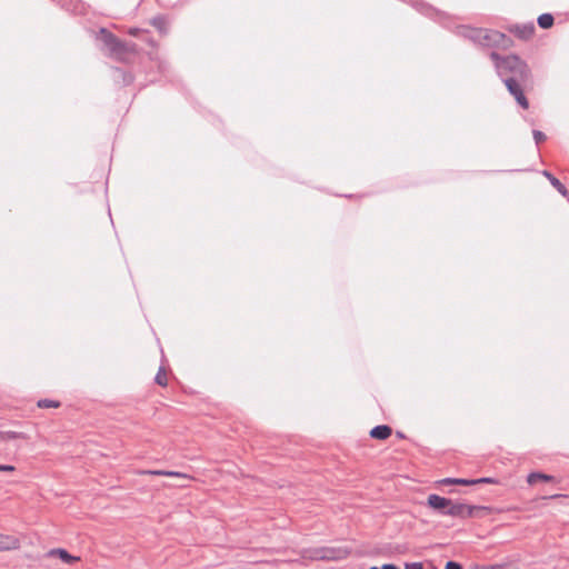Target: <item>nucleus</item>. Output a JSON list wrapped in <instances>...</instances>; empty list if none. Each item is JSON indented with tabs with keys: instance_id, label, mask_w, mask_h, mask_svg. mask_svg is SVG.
<instances>
[{
	"instance_id": "1",
	"label": "nucleus",
	"mask_w": 569,
	"mask_h": 569,
	"mask_svg": "<svg viewBox=\"0 0 569 569\" xmlns=\"http://www.w3.org/2000/svg\"><path fill=\"white\" fill-rule=\"evenodd\" d=\"M497 74L506 83V79L512 78L520 82H531V71L526 61L516 54L500 56L496 51L490 53Z\"/></svg>"
},
{
	"instance_id": "2",
	"label": "nucleus",
	"mask_w": 569,
	"mask_h": 569,
	"mask_svg": "<svg viewBox=\"0 0 569 569\" xmlns=\"http://www.w3.org/2000/svg\"><path fill=\"white\" fill-rule=\"evenodd\" d=\"M472 42L488 48L509 49L512 46V40L505 33L482 28H470L465 34Z\"/></svg>"
},
{
	"instance_id": "3",
	"label": "nucleus",
	"mask_w": 569,
	"mask_h": 569,
	"mask_svg": "<svg viewBox=\"0 0 569 569\" xmlns=\"http://www.w3.org/2000/svg\"><path fill=\"white\" fill-rule=\"evenodd\" d=\"M99 38L108 48L109 54L118 61L124 62L127 61L128 54L137 53L136 43H128L120 40L106 28L99 30Z\"/></svg>"
},
{
	"instance_id": "4",
	"label": "nucleus",
	"mask_w": 569,
	"mask_h": 569,
	"mask_svg": "<svg viewBox=\"0 0 569 569\" xmlns=\"http://www.w3.org/2000/svg\"><path fill=\"white\" fill-rule=\"evenodd\" d=\"M348 555L349 551L343 548H317L305 550L302 557L311 560H339L346 558Z\"/></svg>"
},
{
	"instance_id": "5",
	"label": "nucleus",
	"mask_w": 569,
	"mask_h": 569,
	"mask_svg": "<svg viewBox=\"0 0 569 569\" xmlns=\"http://www.w3.org/2000/svg\"><path fill=\"white\" fill-rule=\"evenodd\" d=\"M532 84L531 82H520L512 78L506 79L505 86L509 93L515 98L517 103L525 110L529 109V101L525 94L526 90Z\"/></svg>"
},
{
	"instance_id": "6",
	"label": "nucleus",
	"mask_w": 569,
	"mask_h": 569,
	"mask_svg": "<svg viewBox=\"0 0 569 569\" xmlns=\"http://www.w3.org/2000/svg\"><path fill=\"white\" fill-rule=\"evenodd\" d=\"M480 510L487 511L488 508L480 506H470L461 502H453L451 500V505L449 506V509L445 511V515L466 519L473 517L476 512Z\"/></svg>"
},
{
	"instance_id": "7",
	"label": "nucleus",
	"mask_w": 569,
	"mask_h": 569,
	"mask_svg": "<svg viewBox=\"0 0 569 569\" xmlns=\"http://www.w3.org/2000/svg\"><path fill=\"white\" fill-rule=\"evenodd\" d=\"M509 32L513 33L521 40L530 39L535 33V24L532 22L525 24H513L508 28Z\"/></svg>"
},
{
	"instance_id": "8",
	"label": "nucleus",
	"mask_w": 569,
	"mask_h": 569,
	"mask_svg": "<svg viewBox=\"0 0 569 569\" xmlns=\"http://www.w3.org/2000/svg\"><path fill=\"white\" fill-rule=\"evenodd\" d=\"M427 503L430 508L437 510L441 515H445V511L449 509V506L451 505V500L438 495H430Z\"/></svg>"
},
{
	"instance_id": "9",
	"label": "nucleus",
	"mask_w": 569,
	"mask_h": 569,
	"mask_svg": "<svg viewBox=\"0 0 569 569\" xmlns=\"http://www.w3.org/2000/svg\"><path fill=\"white\" fill-rule=\"evenodd\" d=\"M20 548V539L12 535L0 533V551L17 550Z\"/></svg>"
},
{
	"instance_id": "10",
	"label": "nucleus",
	"mask_w": 569,
	"mask_h": 569,
	"mask_svg": "<svg viewBox=\"0 0 569 569\" xmlns=\"http://www.w3.org/2000/svg\"><path fill=\"white\" fill-rule=\"evenodd\" d=\"M47 557H59L66 563H73L80 561V557L70 555L66 549L56 548L47 552Z\"/></svg>"
},
{
	"instance_id": "11",
	"label": "nucleus",
	"mask_w": 569,
	"mask_h": 569,
	"mask_svg": "<svg viewBox=\"0 0 569 569\" xmlns=\"http://www.w3.org/2000/svg\"><path fill=\"white\" fill-rule=\"evenodd\" d=\"M141 475H153V476H166V477H173L179 479H186V480H192V477L178 471H167V470H143L139 471Z\"/></svg>"
},
{
	"instance_id": "12",
	"label": "nucleus",
	"mask_w": 569,
	"mask_h": 569,
	"mask_svg": "<svg viewBox=\"0 0 569 569\" xmlns=\"http://www.w3.org/2000/svg\"><path fill=\"white\" fill-rule=\"evenodd\" d=\"M150 23L158 30L161 36H167L169 31V20L166 16L159 14L150 20Z\"/></svg>"
},
{
	"instance_id": "13",
	"label": "nucleus",
	"mask_w": 569,
	"mask_h": 569,
	"mask_svg": "<svg viewBox=\"0 0 569 569\" xmlns=\"http://www.w3.org/2000/svg\"><path fill=\"white\" fill-rule=\"evenodd\" d=\"M392 433L391 427L387 425H379L370 430V437L378 440H386Z\"/></svg>"
},
{
	"instance_id": "14",
	"label": "nucleus",
	"mask_w": 569,
	"mask_h": 569,
	"mask_svg": "<svg viewBox=\"0 0 569 569\" xmlns=\"http://www.w3.org/2000/svg\"><path fill=\"white\" fill-rule=\"evenodd\" d=\"M542 174L550 181L552 187H555L560 194H562L563 197H569L568 189L565 187L563 183L560 182L559 179H557L547 170L542 171Z\"/></svg>"
},
{
	"instance_id": "15",
	"label": "nucleus",
	"mask_w": 569,
	"mask_h": 569,
	"mask_svg": "<svg viewBox=\"0 0 569 569\" xmlns=\"http://www.w3.org/2000/svg\"><path fill=\"white\" fill-rule=\"evenodd\" d=\"M538 480L549 482L553 481L555 477L542 472H531L530 475H528L527 481L529 485H535Z\"/></svg>"
},
{
	"instance_id": "16",
	"label": "nucleus",
	"mask_w": 569,
	"mask_h": 569,
	"mask_svg": "<svg viewBox=\"0 0 569 569\" xmlns=\"http://www.w3.org/2000/svg\"><path fill=\"white\" fill-rule=\"evenodd\" d=\"M27 437L22 432L17 431H0V443L16 439H26Z\"/></svg>"
},
{
	"instance_id": "17",
	"label": "nucleus",
	"mask_w": 569,
	"mask_h": 569,
	"mask_svg": "<svg viewBox=\"0 0 569 569\" xmlns=\"http://www.w3.org/2000/svg\"><path fill=\"white\" fill-rule=\"evenodd\" d=\"M553 17L550 13H542L538 17V26L542 29H549L553 26Z\"/></svg>"
},
{
	"instance_id": "18",
	"label": "nucleus",
	"mask_w": 569,
	"mask_h": 569,
	"mask_svg": "<svg viewBox=\"0 0 569 569\" xmlns=\"http://www.w3.org/2000/svg\"><path fill=\"white\" fill-rule=\"evenodd\" d=\"M154 381H156V383H158L161 387H166L168 385V377H167V372H166L164 368H162V367L159 368V370L156 375Z\"/></svg>"
},
{
	"instance_id": "19",
	"label": "nucleus",
	"mask_w": 569,
	"mask_h": 569,
	"mask_svg": "<svg viewBox=\"0 0 569 569\" xmlns=\"http://www.w3.org/2000/svg\"><path fill=\"white\" fill-rule=\"evenodd\" d=\"M59 406L60 402L50 399H41L38 401L39 408H58Z\"/></svg>"
},
{
	"instance_id": "20",
	"label": "nucleus",
	"mask_w": 569,
	"mask_h": 569,
	"mask_svg": "<svg viewBox=\"0 0 569 569\" xmlns=\"http://www.w3.org/2000/svg\"><path fill=\"white\" fill-rule=\"evenodd\" d=\"M455 485L472 486V485H476V481H473V479L456 478Z\"/></svg>"
},
{
	"instance_id": "21",
	"label": "nucleus",
	"mask_w": 569,
	"mask_h": 569,
	"mask_svg": "<svg viewBox=\"0 0 569 569\" xmlns=\"http://www.w3.org/2000/svg\"><path fill=\"white\" fill-rule=\"evenodd\" d=\"M533 138H535L536 143L538 144V143L545 141L547 137L543 132H541L539 130H533Z\"/></svg>"
},
{
	"instance_id": "22",
	"label": "nucleus",
	"mask_w": 569,
	"mask_h": 569,
	"mask_svg": "<svg viewBox=\"0 0 569 569\" xmlns=\"http://www.w3.org/2000/svg\"><path fill=\"white\" fill-rule=\"evenodd\" d=\"M483 569H519V568H517L516 566H512V565H492V566H487Z\"/></svg>"
},
{
	"instance_id": "23",
	"label": "nucleus",
	"mask_w": 569,
	"mask_h": 569,
	"mask_svg": "<svg viewBox=\"0 0 569 569\" xmlns=\"http://www.w3.org/2000/svg\"><path fill=\"white\" fill-rule=\"evenodd\" d=\"M473 481H476V485H478V483H498L497 479L490 478V477L473 479Z\"/></svg>"
},
{
	"instance_id": "24",
	"label": "nucleus",
	"mask_w": 569,
	"mask_h": 569,
	"mask_svg": "<svg viewBox=\"0 0 569 569\" xmlns=\"http://www.w3.org/2000/svg\"><path fill=\"white\" fill-rule=\"evenodd\" d=\"M128 33H129L130 36L138 37V36H140L141 33H148V31H147V30L139 29V28H131V29H129Z\"/></svg>"
},
{
	"instance_id": "25",
	"label": "nucleus",
	"mask_w": 569,
	"mask_h": 569,
	"mask_svg": "<svg viewBox=\"0 0 569 569\" xmlns=\"http://www.w3.org/2000/svg\"><path fill=\"white\" fill-rule=\"evenodd\" d=\"M445 569H462V566L455 561H448Z\"/></svg>"
},
{
	"instance_id": "26",
	"label": "nucleus",
	"mask_w": 569,
	"mask_h": 569,
	"mask_svg": "<svg viewBox=\"0 0 569 569\" xmlns=\"http://www.w3.org/2000/svg\"><path fill=\"white\" fill-rule=\"evenodd\" d=\"M405 569H423L421 562L406 563Z\"/></svg>"
},
{
	"instance_id": "27",
	"label": "nucleus",
	"mask_w": 569,
	"mask_h": 569,
	"mask_svg": "<svg viewBox=\"0 0 569 569\" xmlns=\"http://www.w3.org/2000/svg\"><path fill=\"white\" fill-rule=\"evenodd\" d=\"M14 469L11 465H0V471H14Z\"/></svg>"
},
{
	"instance_id": "28",
	"label": "nucleus",
	"mask_w": 569,
	"mask_h": 569,
	"mask_svg": "<svg viewBox=\"0 0 569 569\" xmlns=\"http://www.w3.org/2000/svg\"><path fill=\"white\" fill-rule=\"evenodd\" d=\"M455 480H456V478H446V479H442L440 482L442 485H455Z\"/></svg>"
},
{
	"instance_id": "29",
	"label": "nucleus",
	"mask_w": 569,
	"mask_h": 569,
	"mask_svg": "<svg viewBox=\"0 0 569 569\" xmlns=\"http://www.w3.org/2000/svg\"><path fill=\"white\" fill-rule=\"evenodd\" d=\"M381 569H399V568L392 563H386L382 566Z\"/></svg>"
},
{
	"instance_id": "30",
	"label": "nucleus",
	"mask_w": 569,
	"mask_h": 569,
	"mask_svg": "<svg viewBox=\"0 0 569 569\" xmlns=\"http://www.w3.org/2000/svg\"><path fill=\"white\" fill-rule=\"evenodd\" d=\"M146 42L151 47H157V43L152 38H146Z\"/></svg>"
},
{
	"instance_id": "31",
	"label": "nucleus",
	"mask_w": 569,
	"mask_h": 569,
	"mask_svg": "<svg viewBox=\"0 0 569 569\" xmlns=\"http://www.w3.org/2000/svg\"><path fill=\"white\" fill-rule=\"evenodd\" d=\"M559 497H561V496H560V495H552V496H550L549 498H550V499H556V498H559Z\"/></svg>"
},
{
	"instance_id": "32",
	"label": "nucleus",
	"mask_w": 569,
	"mask_h": 569,
	"mask_svg": "<svg viewBox=\"0 0 569 569\" xmlns=\"http://www.w3.org/2000/svg\"><path fill=\"white\" fill-rule=\"evenodd\" d=\"M173 486H174V487H180V488L186 487V485H183V483H180V485H173Z\"/></svg>"
},
{
	"instance_id": "33",
	"label": "nucleus",
	"mask_w": 569,
	"mask_h": 569,
	"mask_svg": "<svg viewBox=\"0 0 569 569\" xmlns=\"http://www.w3.org/2000/svg\"><path fill=\"white\" fill-rule=\"evenodd\" d=\"M370 569H378L377 567H371Z\"/></svg>"
}]
</instances>
